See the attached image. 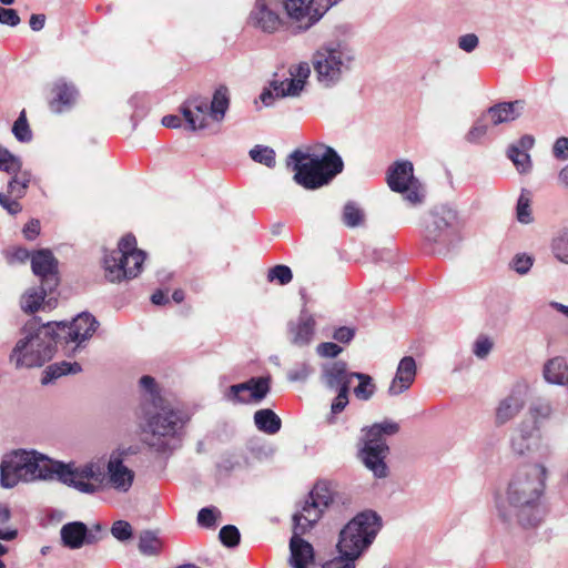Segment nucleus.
I'll return each instance as SVG.
<instances>
[{
  "label": "nucleus",
  "instance_id": "e433bc0d",
  "mask_svg": "<svg viewBox=\"0 0 568 568\" xmlns=\"http://www.w3.org/2000/svg\"><path fill=\"white\" fill-rule=\"evenodd\" d=\"M288 75H291V85L287 89V92L301 93L311 75V67L308 62H300L298 64L291 65L288 69Z\"/></svg>",
  "mask_w": 568,
  "mask_h": 568
},
{
  "label": "nucleus",
  "instance_id": "423d86ee",
  "mask_svg": "<svg viewBox=\"0 0 568 568\" xmlns=\"http://www.w3.org/2000/svg\"><path fill=\"white\" fill-rule=\"evenodd\" d=\"M381 528L382 518L376 511L367 509L358 513L339 531L337 554L358 560L371 547Z\"/></svg>",
  "mask_w": 568,
  "mask_h": 568
},
{
  "label": "nucleus",
  "instance_id": "2f4dec72",
  "mask_svg": "<svg viewBox=\"0 0 568 568\" xmlns=\"http://www.w3.org/2000/svg\"><path fill=\"white\" fill-rule=\"evenodd\" d=\"M291 85V75L288 78L280 75L278 72L273 74V79L270 81V87L265 88L260 99L264 105L270 106L273 104L275 98H286V97H298L300 93H290L287 89Z\"/></svg>",
  "mask_w": 568,
  "mask_h": 568
},
{
  "label": "nucleus",
  "instance_id": "4be33fe9",
  "mask_svg": "<svg viewBox=\"0 0 568 568\" xmlns=\"http://www.w3.org/2000/svg\"><path fill=\"white\" fill-rule=\"evenodd\" d=\"M32 272L41 278V284L49 290H55L59 285L58 261L48 248H42L31 256Z\"/></svg>",
  "mask_w": 568,
  "mask_h": 568
},
{
  "label": "nucleus",
  "instance_id": "e2e57ef3",
  "mask_svg": "<svg viewBox=\"0 0 568 568\" xmlns=\"http://www.w3.org/2000/svg\"><path fill=\"white\" fill-rule=\"evenodd\" d=\"M0 205L10 214L17 215L22 211L19 199L12 197L6 193H0Z\"/></svg>",
  "mask_w": 568,
  "mask_h": 568
},
{
  "label": "nucleus",
  "instance_id": "603ef678",
  "mask_svg": "<svg viewBox=\"0 0 568 568\" xmlns=\"http://www.w3.org/2000/svg\"><path fill=\"white\" fill-rule=\"evenodd\" d=\"M221 515V511L214 507H204L197 514V524L204 528H212L216 524V517Z\"/></svg>",
  "mask_w": 568,
  "mask_h": 568
},
{
  "label": "nucleus",
  "instance_id": "49530a36",
  "mask_svg": "<svg viewBox=\"0 0 568 568\" xmlns=\"http://www.w3.org/2000/svg\"><path fill=\"white\" fill-rule=\"evenodd\" d=\"M293 280L292 270L284 264H277L267 271V281L277 283L280 285H286Z\"/></svg>",
  "mask_w": 568,
  "mask_h": 568
},
{
  "label": "nucleus",
  "instance_id": "f8f14e48",
  "mask_svg": "<svg viewBox=\"0 0 568 568\" xmlns=\"http://www.w3.org/2000/svg\"><path fill=\"white\" fill-rule=\"evenodd\" d=\"M53 476H57L58 480L62 484L73 487L84 494L97 493L103 480L99 467L94 464L73 467L72 464L54 462Z\"/></svg>",
  "mask_w": 568,
  "mask_h": 568
},
{
  "label": "nucleus",
  "instance_id": "052dcab7",
  "mask_svg": "<svg viewBox=\"0 0 568 568\" xmlns=\"http://www.w3.org/2000/svg\"><path fill=\"white\" fill-rule=\"evenodd\" d=\"M327 336L338 343L348 344L355 336V329L349 326L334 327L331 334L327 333Z\"/></svg>",
  "mask_w": 568,
  "mask_h": 568
},
{
  "label": "nucleus",
  "instance_id": "338daca9",
  "mask_svg": "<svg viewBox=\"0 0 568 568\" xmlns=\"http://www.w3.org/2000/svg\"><path fill=\"white\" fill-rule=\"evenodd\" d=\"M478 37L474 33H467L458 39V48L465 52H473L478 47Z\"/></svg>",
  "mask_w": 568,
  "mask_h": 568
},
{
  "label": "nucleus",
  "instance_id": "c03bdc74",
  "mask_svg": "<svg viewBox=\"0 0 568 568\" xmlns=\"http://www.w3.org/2000/svg\"><path fill=\"white\" fill-rule=\"evenodd\" d=\"M22 169V161L0 144V171L8 174L18 173Z\"/></svg>",
  "mask_w": 568,
  "mask_h": 568
},
{
  "label": "nucleus",
  "instance_id": "0e129e2a",
  "mask_svg": "<svg viewBox=\"0 0 568 568\" xmlns=\"http://www.w3.org/2000/svg\"><path fill=\"white\" fill-rule=\"evenodd\" d=\"M488 131V125L485 122V118H480L476 121V123L473 125V128L469 130L467 134V140L469 142H476L483 136L486 135Z\"/></svg>",
  "mask_w": 568,
  "mask_h": 568
},
{
  "label": "nucleus",
  "instance_id": "de8ad7c7",
  "mask_svg": "<svg viewBox=\"0 0 568 568\" xmlns=\"http://www.w3.org/2000/svg\"><path fill=\"white\" fill-rule=\"evenodd\" d=\"M551 251L555 257L568 265V233H561L552 240Z\"/></svg>",
  "mask_w": 568,
  "mask_h": 568
},
{
  "label": "nucleus",
  "instance_id": "c85d7f7f",
  "mask_svg": "<svg viewBox=\"0 0 568 568\" xmlns=\"http://www.w3.org/2000/svg\"><path fill=\"white\" fill-rule=\"evenodd\" d=\"M524 110V101L516 100L513 102H501L490 106L486 116L489 118L491 124L499 125L508 123L520 116Z\"/></svg>",
  "mask_w": 568,
  "mask_h": 568
},
{
  "label": "nucleus",
  "instance_id": "6e6552de",
  "mask_svg": "<svg viewBox=\"0 0 568 568\" xmlns=\"http://www.w3.org/2000/svg\"><path fill=\"white\" fill-rule=\"evenodd\" d=\"M146 253L136 247V239L132 234L124 235L118 247L105 252L103 268L105 278L111 283L135 278L142 271Z\"/></svg>",
  "mask_w": 568,
  "mask_h": 568
},
{
  "label": "nucleus",
  "instance_id": "72a5a7b5",
  "mask_svg": "<svg viewBox=\"0 0 568 568\" xmlns=\"http://www.w3.org/2000/svg\"><path fill=\"white\" fill-rule=\"evenodd\" d=\"M552 414L554 407L549 400L544 398L534 400L528 408V415L531 419V424H529V426L536 427L540 430L541 425L549 420Z\"/></svg>",
  "mask_w": 568,
  "mask_h": 568
},
{
  "label": "nucleus",
  "instance_id": "b1692460",
  "mask_svg": "<svg viewBox=\"0 0 568 568\" xmlns=\"http://www.w3.org/2000/svg\"><path fill=\"white\" fill-rule=\"evenodd\" d=\"M417 374V366L414 357L404 356L397 366L394 378L392 379L387 394L390 397L399 396L410 388Z\"/></svg>",
  "mask_w": 568,
  "mask_h": 568
},
{
  "label": "nucleus",
  "instance_id": "20e7f679",
  "mask_svg": "<svg viewBox=\"0 0 568 568\" xmlns=\"http://www.w3.org/2000/svg\"><path fill=\"white\" fill-rule=\"evenodd\" d=\"M53 460L27 449H16L3 455L0 463V486L14 488L19 483L53 478Z\"/></svg>",
  "mask_w": 568,
  "mask_h": 568
},
{
  "label": "nucleus",
  "instance_id": "9b49d317",
  "mask_svg": "<svg viewBox=\"0 0 568 568\" xmlns=\"http://www.w3.org/2000/svg\"><path fill=\"white\" fill-rule=\"evenodd\" d=\"M460 221L456 210L448 206H440L430 213L426 223L424 237L434 245L448 248L459 241Z\"/></svg>",
  "mask_w": 568,
  "mask_h": 568
},
{
  "label": "nucleus",
  "instance_id": "4c0bfd02",
  "mask_svg": "<svg viewBox=\"0 0 568 568\" xmlns=\"http://www.w3.org/2000/svg\"><path fill=\"white\" fill-rule=\"evenodd\" d=\"M12 175L13 176L8 182L6 194L20 200L27 194L31 182V173L20 169L18 173H12Z\"/></svg>",
  "mask_w": 568,
  "mask_h": 568
},
{
  "label": "nucleus",
  "instance_id": "473e14b6",
  "mask_svg": "<svg viewBox=\"0 0 568 568\" xmlns=\"http://www.w3.org/2000/svg\"><path fill=\"white\" fill-rule=\"evenodd\" d=\"M255 427L267 435H275L281 430L282 420L271 408H262L254 413Z\"/></svg>",
  "mask_w": 568,
  "mask_h": 568
},
{
  "label": "nucleus",
  "instance_id": "412c9836",
  "mask_svg": "<svg viewBox=\"0 0 568 568\" xmlns=\"http://www.w3.org/2000/svg\"><path fill=\"white\" fill-rule=\"evenodd\" d=\"M283 8L288 19L298 23L297 29L305 31L320 20L316 8L313 7L314 0H276Z\"/></svg>",
  "mask_w": 568,
  "mask_h": 568
},
{
  "label": "nucleus",
  "instance_id": "7ed1b4c3",
  "mask_svg": "<svg viewBox=\"0 0 568 568\" xmlns=\"http://www.w3.org/2000/svg\"><path fill=\"white\" fill-rule=\"evenodd\" d=\"M21 334L9 355L17 369L40 367L53 357L59 333L51 322L41 323L34 316L22 326Z\"/></svg>",
  "mask_w": 568,
  "mask_h": 568
},
{
  "label": "nucleus",
  "instance_id": "a211bd4d",
  "mask_svg": "<svg viewBox=\"0 0 568 568\" xmlns=\"http://www.w3.org/2000/svg\"><path fill=\"white\" fill-rule=\"evenodd\" d=\"M300 294L303 301V307L296 318L288 321L286 333L292 345L305 347L308 346L315 337L317 322L315 314L311 313L306 307L307 298L305 288H301Z\"/></svg>",
  "mask_w": 568,
  "mask_h": 568
},
{
  "label": "nucleus",
  "instance_id": "f3484780",
  "mask_svg": "<svg viewBox=\"0 0 568 568\" xmlns=\"http://www.w3.org/2000/svg\"><path fill=\"white\" fill-rule=\"evenodd\" d=\"M51 324L59 333L58 343L64 341L67 344L75 343L77 346L90 339L99 326L97 318L88 312L79 314L71 323L51 322Z\"/></svg>",
  "mask_w": 568,
  "mask_h": 568
},
{
  "label": "nucleus",
  "instance_id": "f03ea898",
  "mask_svg": "<svg viewBox=\"0 0 568 568\" xmlns=\"http://www.w3.org/2000/svg\"><path fill=\"white\" fill-rule=\"evenodd\" d=\"M546 468L536 464L517 470L508 483L505 498L497 496L495 504L504 521L517 517L524 527L536 526L538 503L545 487Z\"/></svg>",
  "mask_w": 568,
  "mask_h": 568
},
{
  "label": "nucleus",
  "instance_id": "aec40b11",
  "mask_svg": "<svg viewBox=\"0 0 568 568\" xmlns=\"http://www.w3.org/2000/svg\"><path fill=\"white\" fill-rule=\"evenodd\" d=\"M276 0H256L248 16V23L265 33H274L281 26Z\"/></svg>",
  "mask_w": 568,
  "mask_h": 568
},
{
  "label": "nucleus",
  "instance_id": "7c9ffc66",
  "mask_svg": "<svg viewBox=\"0 0 568 568\" xmlns=\"http://www.w3.org/2000/svg\"><path fill=\"white\" fill-rule=\"evenodd\" d=\"M62 545L68 549H80L88 545L85 524L83 521H70L60 529Z\"/></svg>",
  "mask_w": 568,
  "mask_h": 568
},
{
  "label": "nucleus",
  "instance_id": "58836bf2",
  "mask_svg": "<svg viewBox=\"0 0 568 568\" xmlns=\"http://www.w3.org/2000/svg\"><path fill=\"white\" fill-rule=\"evenodd\" d=\"M82 371L81 365L78 362H65L54 363L45 369V375L42 378V384H49L50 382L69 374H77Z\"/></svg>",
  "mask_w": 568,
  "mask_h": 568
},
{
  "label": "nucleus",
  "instance_id": "c756f323",
  "mask_svg": "<svg viewBox=\"0 0 568 568\" xmlns=\"http://www.w3.org/2000/svg\"><path fill=\"white\" fill-rule=\"evenodd\" d=\"M351 505V497L337 484L322 481V509H333L341 513Z\"/></svg>",
  "mask_w": 568,
  "mask_h": 568
},
{
  "label": "nucleus",
  "instance_id": "cd10ccee",
  "mask_svg": "<svg viewBox=\"0 0 568 568\" xmlns=\"http://www.w3.org/2000/svg\"><path fill=\"white\" fill-rule=\"evenodd\" d=\"M52 93L53 99L50 102V108L57 113H60L73 105L78 97V90L75 87L63 79H59L54 82Z\"/></svg>",
  "mask_w": 568,
  "mask_h": 568
},
{
  "label": "nucleus",
  "instance_id": "13d9d810",
  "mask_svg": "<svg viewBox=\"0 0 568 568\" xmlns=\"http://www.w3.org/2000/svg\"><path fill=\"white\" fill-rule=\"evenodd\" d=\"M357 559L337 554L336 557L322 564V568H356Z\"/></svg>",
  "mask_w": 568,
  "mask_h": 568
},
{
  "label": "nucleus",
  "instance_id": "6e6d98bb",
  "mask_svg": "<svg viewBox=\"0 0 568 568\" xmlns=\"http://www.w3.org/2000/svg\"><path fill=\"white\" fill-rule=\"evenodd\" d=\"M129 104L134 109L131 119L132 121H135L136 119H141L146 114V103H145V95L141 93L133 94L130 100Z\"/></svg>",
  "mask_w": 568,
  "mask_h": 568
},
{
  "label": "nucleus",
  "instance_id": "69168bd1",
  "mask_svg": "<svg viewBox=\"0 0 568 568\" xmlns=\"http://www.w3.org/2000/svg\"><path fill=\"white\" fill-rule=\"evenodd\" d=\"M17 10L0 6V23L9 27H17L20 23Z\"/></svg>",
  "mask_w": 568,
  "mask_h": 568
},
{
  "label": "nucleus",
  "instance_id": "bf43d9fd",
  "mask_svg": "<svg viewBox=\"0 0 568 568\" xmlns=\"http://www.w3.org/2000/svg\"><path fill=\"white\" fill-rule=\"evenodd\" d=\"M493 342L487 336H479L473 346V353L476 357L484 359L486 358L493 349Z\"/></svg>",
  "mask_w": 568,
  "mask_h": 568
},
{
  "label": "nucleus",
  "instance_id": "dca6fc26",
  "mask_svg": "<svg viewBox=\"0 0 568 568\" xmlns=\"http://www.w3.org/2000/svg\"><path fill=\"white\" fill-rule=\"evenodd\" d=\"M511 452L520 457L546 458L550 454V447L545 443L541 430L530 427L529 423H520L516 434L510 440Z\"/></svg>",
  "mask_w": 568,
  "mask_h": 568
},
{
  "label": "nucleus",
  "instance_id": "9d476101",
  "mask_svg": "<svg viewBox=\"0 0 568 568\" xmlns=\"http://www.w3.org/2000/svg\"><path fill=\"white\" fill-rule=\"evenodd\" d=\"M352 373L347 369V364L344 361L322 363V378L325 387L331 392L337 393L331 404V413L326 417L328 424H334L335 416L348 405L349 386L353 379Z\"/></svg>",
  "mask_w": 568,
  "mask_h": 568
},
{
  "label": "nucleus",
  "instance_id": "79ce46f5",
  "mask_svg": "<svg viewBox=\"0 0 568 568\" xmlns=\"http://www.w3.org/2000/svg\"><path fill=\"white\" fill-rule=\"evenodd\" d=\"M250 158L260 164L273 169L276 164L275 151L266 145L257 144L250 150Z\"/></svg>",
  "mask_w": 568,
  "mask_h": 568
},
{
  "label": "nucleus",
  "instance_id": "393cba45",
  "mask_svg": "<svg viewBox=\"0 0 568 568\" xmlns=\"http://www.w3.org/2000/svg\"><path fill=\"white\" fill-rule=\"evenodd\" d=\"M108 481L119 491H128L133 483L134 474L123 464L120 454H112L108 462Z\"/></svg>",
  "mask_w": 568,
  "mask_h": 568
},
{
  "label": "nucleus",
  "instance_id": "3c124183",
  "mask_svg": "<svg viewBox=\"0 0 568 568\" xmlns=\"http://www.w3.org/2000/svg\"><path fill=\"white\" fill-rule=\"evenodd\" d=\"M314 368L306 362L296 363L288 372L287 379L290 382H305L312 374Z\"/></svg>",
  "mask_w": 568,
  "mask_h": 568
},
{
  "label": "nucleus",
  "instance_id": "6ab92c4d",
  "mask_svg": "<svg viewBox=\"0 0 568 568\" xmlns=\"http://www.w3.org/2000/svg\"><path fill=\"white\" fill-rule=\"evenodd\" d=\"M271 377H251L244 383L231 385L224 397L234 404H258L271 392Z\"/></svg>",
  "mask_w": 568,
  "mask_h": 568
},
{
  "label": "nucleus",
  "instance_id": "f257e3e1",
  "mask_svg": "<svg viewBox=\"0 0 568 568\" xmlns=\"http://www.w3.org/2000/svg\"><path fill=\"white\" fill-rule=\"evenodd\" d=\"M140 386L143 395L138 416L144 423L142 430L149 435L145 443L156 453L171 454L182 445L189 417L160 395L152 376H142Z\"/></svg>",
  "mask_w": 568,
  "mask_h": 568
},
{
  "label": "nucleus",
  "instance_id": "4468645a",
  "mask_svg": "<svg viewBox=\"0 0 568 568\" xmlns=\"http://www.w3.org/2000/svg\"><path fill=\"white\" fill-rule=\"evenodd\" d=\"M286 168L294 172L296 184L306 190L320 189V155L295 150L286 158Z\"/></svg>",
  "mask_w": 568,
  "mask_h": 568
},
{
  "label": "nucleus",
  "instance_id": "ddd939ff",
  "mask_svg": "<svg viewBox=\"0 0 568 568\" xmlns=\"http://www.w3.org/2000/svg\"><path fill=\"white\" fill-rule=\"evenodd\" d=\"M530 393L529 383L525 379L515 382L508 393L503 396L494 410V423L504 426L519 416L526 407Z\"/></svg>",
  "mask_w": 568,
  "mask_h": 568
},
{
  "label": "nucleus",
  "instance_id": "1a4fd4ad",
  "mask_svg": "<svg viewBox=\"0 0 568 568\" xmlns=\"http://www.w3.org/2000/svg\"><path fill=\"white\" fill-rule=\"evenodd\" d=\"M355 51L345 40H329L322 48V89L336 87L352 70Z\"/></svg>",
  "mask_w": 568,
  "mask_h": 568
},
{
  "label": "nucleus",
  "instance_id": "bb28decb",
  "mask_svg": "<svg viewBox=\"0 0 568 568\" xmlns=\"http://www.w3.org/2000/svg\"><path fill=\"white\" fill-rule=\"evenodd\" d=\"M344 168V161L336 150L322 144V186L331 184Z\"/></svg>",
  "mask_w": 568,
  "mask_h": 568
},
{
  "label": "nucleus",
  "instance_id": "5701e85b",
  "mask_svg": "<svg viewBox=\"0 0 568 568\" xmlns=\"http://www.w3.org/2000/svg\"><path fill=\"white\" fill-rule=\"evenodd\" d=\"M180 111L190 131H196L207 126L206 119L210 116L207 99L200 95L191 97L181 104Z\"/></svg>",
  "mask_w": 568,
  "mask_h": 568
},
{
  "label": "nucleus",
  "instance_id": "ea45409f",
  "mask_svg": "<svg viewBox=\"0 0 568 568\" xmlns=\"http://www.w3.org/2000/svg\"><path fill=\"white\" fill-rule=\"evenodd\" d=\"M353 378L358 379V385L354 388V395L359 400H368L371 399L375 392H376V385L374 384V381L372 376L364 374V373H352Z\"/></svg>",
  "mask_w": 568,
  "mask_h": 568
},
{
  "label": "nucleus",
  "instance_id": "864d4df0",
  "mask_svg": "<svg viewBox=\"0 0 568 568\" xmlns=\"http://www.w3.org/2000/svg\"><path fill=\"white\" fill-rule=\"evenodd\" d=\"M516 214H517V220L520 223L529 224L532 221L531 210H530V200L524 193H521L518 199Z\"/></svg>",
  "mask_w": 568,
  "mask_h": 568
},
{
  "label": "nucleus",
  "instance_id": "39448f33",
  "mask_svg": "<svg viewBox=\"0 0 568 568\" xmlns=\"http://www.w3.org/2000/svg\"><path fill=\"white\" fill-rule=\"evenodd\" d=\"M398 430V423L390 419L362 428V437L358 442V458L377 479L386 478L389 474L386 464L389 446L386 443V437L397 434Z\"/></svg>",
  "mask_w": 568,
  "mask_h": 568
},
{
  "label": "nucleus",
  "instance_id": "f704fd0d",
  "mask_svg": "<svg viewBox=\"0 0 568 568\" xmlns=\"http://www.w3.org/2000/svg\"><path fill=\"white\" fill-rule=\"evenodd\" d=\"M230 106V92L225 85L219 87L210 103V118L215 122H221Z\"/></svg>",
  "mask_w": 568,
  "mask_h": 568
},
{
  "label": "nucleus",
  "instance_id": "c9c22d12",
  "mask_svg": "<svg viewBox=\"0 0 568 568\" xmlns=\"http://www.w3.org/2000/svg\"><path fill=\"white\" fill-rule=\"evenodd\" d=\"M544 376L550 384L565 385L568 383V366L566 362L560 357L548 361L544 368Z\"/></svg>",
  "mask_w": 568,
  "mask_h": 568
},
{
  "label": "nucleus",
  "instance_id": "680f3d73",
  "mask_svg": "<svg viewBox=\"0 0 568 568\" xmlns=\"http://www.w3.org/2000/svg\"><path fill=\"white\" fill-rule=\"evenodd\" d=\"M85 535L88 539V545H95L101 541L104 537H106V531L103 526L99 523L93 524L91 527L85 525Z\"/></svg>",
  "mask_w": 568,
  "mask_h": 568
},
{
  "label": "nucleus",
  "instance_id": "8fccbe9b",
  "mask_svg": "<svg viewBox=\"0 0 568 568\" xmlns=\"http://www.w3.org/2000/svg\"><path fill=\"white\" fill-rule=\"evenodd\" d=\"M220 541L227 548H234L240 544L241 534L234 525H225L219 534Z\"/></svg>",
  "mask_w": 568,
  "mask_h": 568
},
{
  "label": "nucleus",
  "instance_id": "a19ab883",
  "mask_svg": "<svg viewBox=\"0 0 568 568\" xmlns=\"http://www.w3.org/2000/svg\"><path fill=\"white\" fill-rule=\"evenodd\" d=\"M365 212L356 203L348 202L343 210V222L348 227H358L365 224Z\"/></svg>",
  "mask_w": 568,
  "mask_h": 568
},
{
  "label": "nucleus",
  "instance_id": "2eb2a0df",
  "mask_svg": "<svg viewBox=\"0 0 568 568\" xmlns=\"http://www.w3.org/2000/svg\"><path fill=\"white\" fill-rule=\"evenodd\" d=\"M387 183L392 191L402 193L404 199L413 204L423 201L418 181L414 178L413 163L409 161H397L388 169Z\"/></svg>",
  "mask_w": 568,
  "mask_h": 568
},
{
  "label": "nucleus",
  "instance_id": "774afa93",
  "mask_svg": "<svg viewBox=\"0 0 568 568\" xmlns=\"http://www.w3.org/2000/svg\"><path fill=\"white\" fill-rule=\"evenodd\" d=\"M552 153L557 160H568V138H558L552 146Z\"/></svg>",
  "mask_w": 568,
  "mask_h": 568
},
{
  "label": "nucleus",
  "instance_id": "09e8293b",
  "mask_svg": "<svg viewBox=\"0 0 568 568\" xmlns=\"http://www.w3.org/2000/svg\"><path fill=\"white\" fill-rule=\"evenodd\" d=\"M507 154L519 172H526L529 169L530 156L527 152L520 150L519 146L510 145Z\"/></svg>",
  "mask_w": 568,
  "mask_h": 568
},
{
  "label": "nucleus",
  "instance_id": "37998d69",
  "mask_svg": "<svg viewBox=\"0 0 568 568\" xmlns=\"http://www.w3.org/2000/svg\"><path fill=\"white\" fill-rule=\"evenodd\" d=\"M162 542L154 531L144 530L140 535L139 550L143 555H156L161 549Z\"/></svg>",
  "mask_w": 568,
  "mask_h": 568
},
{
  "label": "nucleus",
  "instance_id": "a878e982",
  "mask_svg": "<svg viewBox=\"0 0 568 568\" xmlns=\"http://www.w3.org/2000/svg\"><path fill=\"white\" fill-rule=\"evenodd\" d=\"M53 291L54 290H49L48 286L43 284H41L38 288H31L27 291L20 301L21 310L24 313L33 314L41 307L49 310L53 308L57 304V300L49 297L45 301V297Z\"/></svg>",
  "mask_w": 568,
  "mask_h": 568
},
{
  "label": "nucleus",
  "instance_id": "5fc2aeb1",
  "mask_svg": "<svg viewBox=\"0 0 568 568\" xmlns=\"http://www.w3.org/2000/svg\"><path fill=\"white\" fill-rule=\"evenodd\" d=\"M534 264V258L527 254H517L510 263V267L519 275L527 274Z\"/></svg>",
  "mask_w": 568,
  "mask_h": 568
},
{
  "label": "nucleus",
  "instance_id": "0eeeda50",
  "mask_svg": "<svg viewBox=\"0 0 568 568\" xmlns=\"http://www.w3.org/2000/svg\"><path fill=\"white\" fill-rule=\"evenodd\" d=\"M320 481H315L310 491V499L305 500L302 510L293 515V536L290 540V564L292 568H308V564L314 559L313 546L301 538L306 531L314 527L320 520L318 494Z\"/></svg>",
  "mask_w": 568,
  "mask_h": 568
},
{
  "label": "nucleus",
  "instance_id": "a18cd8bd",
  "mask_svg": "<svg viewBox=\"0 0 568 568\" xmlns=\"http://www.w3.org/2000/svg\"><path fill=\"white\" fill-rule=\"evenodd\" d=\"M14 138L21 143H28L32 140V131L29 126L26 111L22 110L12 125Z\"/></svg>",
  "mask_w": 568,
  "mask_h": 568
},
{
  "label": "nucleus",
  "instance_id": "4d7b16f0",
  "mask_svg": "<svg viewBox=\"0 0 568 568\" xmlns=\"http://www.w3.org/2000/svg\"><path fill=\"white\" fill-rule=\"evenodd\" d=\"M111 534L120 541H125L132 537V527L125 520H118L111 527Z\"/></svg>",
  "mask_w": 568,
  "mask_h": 568
}]
</instances>
